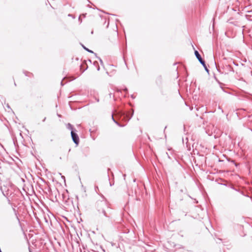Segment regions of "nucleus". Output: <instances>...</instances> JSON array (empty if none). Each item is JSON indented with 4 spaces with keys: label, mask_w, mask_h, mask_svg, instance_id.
<instances>
[{
    "label": "nucleus",
    "mask_w": 252,
    "mask_h": 252,
    "mask_svg": "<svg viewBox=\"0 0 252 252\" xmlns=\"http://www.w3.org/2000/svg\"><path fill=\"white\" fill-rule=\"evenodd\" d=\"M95 215L98 217H102L106 215V213L103 208L99 207L98 208Z\"/></svg>",
    "instance_id": "obj_1"
},
{
    "label": "nucleus",
    "mask_w": 252,
    "mask_h": 252,
    "mask_svg": "<svg viewBox=\"0 0 252 252\" xmlns=\"http://www.w3.org/2000/svg\"><path fill=\"white\" fill-rule=\"evenodd\" d=\"M194 53H195V55L196 57V58H197V59L198 60V61H199V62L204 66V67H205V69L208 71V70L205 65V62L202 60L200 55L199 54L198 52L197 51H195L194 52Z\"/></svg>",
    "instance_id": "obj_2"
},
{
    "label": "nucleus",
    "mask_w": 252,
    "mask_h": 252,
    "mask_svg": "<svg viewBox=\"0 0 252 252\" xmlns=\"http://www.w3.org/2000/svg\"><path fill=\"white\" fill-rule=\"evenodd\" d=\"M71 135L73 142L78 145L79 142V138L78 135L72 130L71 132Z\"/></svg>",
    "instance_id": "obj_3"
},
{
    "label": "nucleus",
    "mask_w": 252,
    "mask_h": 252,
    "mask_svg": "<svg viewBox=\"0 0 252 252\" xmlns=\"http://www.w3.org/2000/svg\"><path fill=\"white\" fill-rule=\"evenodd\" d=\"M84 49L87 50V51L89 52H91V53H93V52L91 50H90L89 49L86 48V47H84Z\"/></svg>",
    "instance_id": "obj_4"
},
{
    "label": "nucleus",
    "mask_w": 252,
    "mask_h": 252,
    "mask_svg": "<svg viewBox=\"0 0 252 252\" xmlns=\"http://www.w3.org/2000/svg\"><path fill=\"white\" fill-rule=\"evenodd\" d=\"M68 126L69 128H70L71 129H72V126L70 124H68Z\"/></svg>",
    "instance_id": "obj_5"
}]
</instances>
